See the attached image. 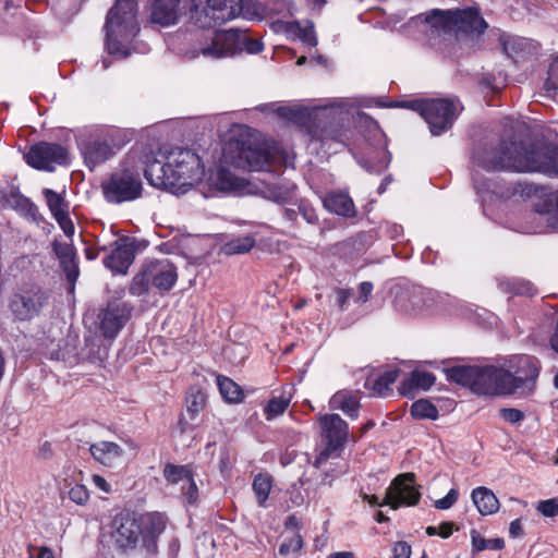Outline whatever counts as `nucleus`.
Segmentation results:
<instances>
[{"mask_svg":"<svg viewBox=\"0 0 558 558\" xmlns=\"http://www.w3.org/2000/svg\"><path fill=\"white\" fill-rule=\"evenodd\" d=\"M538 376V367L530 355H514L508 361V367L456 366L448 369V377L468 386L477 395H512L519 390H532Z\"/></svg>","mask_w":558,"mask_h":558,"instance_id":"f257e3e1","label":"nucleus"},{"mask_svg":"<svg viewBox=\"0 0 558 558\" xmlns=\"http://www.w3.org/2000/svg\"><path fill=\"white\" fill-rule=\"evenodd\" d=\"M473 165L486 171L539 172L558 178V146L501 141L475 153Z\"/></svg>","mask_w":558,"mask_h":558,"instance_id":"f03ea898","label":"nucleus"},{"mask_svg":"<svg viewBox=\"0 0 558 558\" xmlns=\"http://www.w3.org/2000/svg\"><path fill=\"white\" fill-rule=\"evenodd\" d=\"M204 174L199 156L184 148L171 150L166 162L154 159L144 169V175L151 186L175 195L185 194L203 180Z\"/></svg>","mask_w":558,"mask_h":558,"instance_id":"7ed1b4c3","label":"nucleus"},{"mask_svg":"<svg viewBox=\"0 0 558 558\" xmlns=\"http://www.w3.org/2000/svg\"><path fill=\"white\" fill-rule=\"evenodd\" d=\"M429 25L430 36H444L460 40L464 37L481 35L487 28V23L477 10H440L433 9L426 14L416 16Z\"/></svg>","mask_w":558,"mask_h":558,"instance_id":"20e7f679","label":"nucleus"},{"mask_svg":"<svg viewBox=\"0 0 558 558\" xmlns=\"http://www.w3.org/2000/svg\"><path fill=\"white\" fill-rule=\"evenodd\" d=\"M277 114L290 122L305 126L312 138L318 141L336 140L340 137V112L332 107L308 109L302 106H281L276 110Z\"/></svg>","mask_w":558,"mask_h":558,"instance_id":"39448f33","label":"nucleus"},{"mask_svg":"<svg viewBox=\"0 0 558 558\" xmlns=\"http://www.w3.org/2000/svg\"><path fill=\"white\" fill-rule=\"evenodd\" d=\"M378 107H401L418 112L428 123L433 135H440L450 129L453 121L462 111V106L458 99H414L401 101L397 105H385L379 100L375 101Z\"/></svg>","mask_w":558,"mask_h":558,"instance_id":"423d86ee","label":"nucleus"},{"mask_svg":"<svg viewBox=\"0 0 558 558\" xmlns=\"http://www.w3.org/2000/svg\"><path fill=\"white\" fill-rule=\"evenodd\" d=\"M137 3L134 0H118L106 17V46L110 54L121 51L120 40H130L138 33Z\"/></svg>","mask_w":558,"mask_h":558,"instance_id":"0eeeda50","label":"nucleus"},{"mask_svg":"<svg viewBox=\"0 0 558 558\" xmlns=\"http://www.w3.org/2000/svg\"><path fill=\"white\" fill-rule=\"evenodd\" d=\"M141 170L142 168L136 167L130 159H126L102 183L105 199L111 204H122L140 198L143 192Z\"/></svg>","mask_w":558,"mask_h":558,"instance_id":"6e6552de","label":"nucleus"},{"mask_svg":"<svg viewBox=\"0 0 558 558\" xmlns=\"http://www.w3.org/2000/svg\"><path fill=\"white\" fill-rule=\"evenodd\" d=\"M278 147L256 136L236 143L231 157L232 163L240 169L266 171L279 158Z\"/></svg>","mask_w":558,"mask_h":558,"instance_id":"1a4fd4ad","label":"nucleus"},{"mask_svg":"<svg viewBox=\"0 0 558 558\" xmlns=\"http://www.w3.org/2000/svg\"><path fill=\"white\" fill-rule=\"evenodd\" d=\"M245 49L248 53H258L263 44L257 39L248 38L245 33L235 28L215 32L210 44L199 49L201 53L210 59H220L235 54Z\"/></svg>","mask_w":558,"mask_h":558,"instance_id":"9d476101","label":"nucleus"},{"mask_svg":"<svg viewBox=\"0 0 558 558\" xmlns=\"http://www.w3.org/2000/svg\"><path fill=\"white\" fill-rule=\"evenodd\" d=\"M191 20L199 28H213L242 13V0H192Z\"/></svg>","mask_w":558,"mask_h":558,"instance_id":"9b49d317","label":"nucleus"},{"mask_svg":"<svg viewBox=\"0 0 558 558\" xmlns=\"http://www.w3.org/2000/svg\"><path fill=\"white\" fill-rule=\"evenodd\" d=\"M49 294L41 287L26 283L19 287L10 296L9 308L15 319L32 320L38 317L49 303Z\"/></svg>","mask_w":558,"mask_h":558,"instance_id":"f8f14e48","label":"nucleus"},{"mask_svg":"<svg viewBox=\"0 0 558 558\" xmlns=\"http://www.w3.org/2000/svg\"><path fill=\"white\" fill-rule=\"evenodd\" d=\"M319 426L326 439V446L314 462V466L317 469L328 460L339 458L348 438V424L338 414L320 416Z\"/></svg>","mask_w":558,"mask_h":558,"instance_id":"ddd939ff","label":"nucleus"},{"mask_svg":"<svg viewBox=\"0 0 558 558\" xmlns=\"http://www.w3.org/2000/svg\"><path fill=\"white\" fill-rule=\"evenodd\" d=\"M28 166L40 171H54L57 166L69 163V151L58 143L39 142L24 155Z\"/></svg>","mask_w":558,"mask_h":558,"instance_id":"4468645a","label":"nucleus"},{"mask_svg":"<svg viewBox=\"0 0 558 558\" xmlns=\"http://www.w3.org/2000/svg\"><path fill=\"white\" fill-rule=\"evenodd\" d=\"M413 473L398 475L386 492V504L392 509L401 506H414L418 502L421 494L416 489Z\"/></svg>","mask_w":558,"mask_h":558,"instance_id":"2eb2a0df","label":"nucleus"},{"mask_svg":"<svg viewBox=\"0 0 558 558\" xmlns=\"http://www.w3.org/2000/svg\"><path fill=\"white\" fill-rule=\"evenodd\" d=\"M434 304L435 293L421 287L402 292L395 300V306L398 311L413 316L428 313Z\"/></svg>","mask_w":558,"mask_h":558,"instance_id":"dca6fc26","label":"nucleus"},{"mask_svg":"<svg viewBox=\"0 0 558 558\" xmlns=\"http://www.w3.org/2000/svg\"><path fill=\"white\" fill-rule=\"evenodd\" d=\"M132 306L126 302H109L99 314V328L106 338L116 337L131 316Z\"/></svg>","mask_w":558,"mask_h":558,"instance_id":"f3484780","label":"nucleus"},{"mask_svg":"<svg viewBox=\"0 0 558 558\" xmlns=\"http://www.w3.org/2000/svg\"><path fill=\"white\" fill-rule=\"evenodd\" d=\"M114 525L112 533L114 545L122 550L134 549L142 531L138 520L129 513L120 514L116 518Z\"/></svg>","mask_w":558,"mask_h":558,"instance_id":"a211bd4d","label":"nucleus"},{"mask_svg":"<svg viewBox=\"0 0 558 558\" xmlns=\"http://www.w3.org/2000/svg\"><path fill=\"white\" fill-rule=\"evenodd\" d=\"M134 259V241L128 236H123L113 243V250L104 258V265L116 274L125 275Z\"/></svg>","mask_w":558,"mask_h":558,"instance_id":"6ab92c4d","label":"nucleus"},{"mask_svg":"<svg viewBox=\"0 0 558 558\" xmlns=\"http://www.w3.org/2000/svg\"><path fill=\"white\" fill-rule=\"evenodd\" d=\"M151 287L169 291L178 280L175 266L169 259H154L145 263Z\"/></svg>","mask_w":558,"mask_h":558,"instance_id":"aec40b11","label":"nucleus"},{"mask_svg":"<svg viewBox=\"0 0 558 558\" xmlns=\"http://www.w3.org/2000/svg\"><path fill=\"white\" fill-rule=\"evenodd\" d=\"M80 148L86 166L93 170L114 155V149L106 138L93 137L81 140Z\"/></svg>","mask_w":558,"mask_h":558,"instance_id":"412c9836","label":"nucleus"},{"mask_svg":"<svg viewBox=\"0 0 558 558\" xmlns=\"http://www.w3.org/2000/svg\"><path fill=\"white\" fill-rule=\"evenodd\" d=\"M163 475L169 483L181 484L182 495L189 504L197 500L198 489L189 466L169 463L165 466Z\"/></svg>","mask_w":558,"mask_h":558,"instance_id":"4be33fe9","label":"nucleus"},{"mask_svg":"<svg viewBox=\"0 0 558 558\" xmlns=\"http://www.w3.org/2000/svg\"><path fill=\"white\" fill-rule=\"evenodd\" d=\"M138 523L141 524L144 547L148 553L155 554L157 551L156 541L163 533L167 525L166 515L159 512L147 513L140 518Z\"/></svg>","mask_w":558,"mask_h":558,"instance_id":"5701e85b","label":"nucleus"},{"mask_svg":"<svg viewBox=\"0 0 558 558\" xmlns=\"http://www.w3.org/2000/svg\"><path fill=\"white\" fill-rule=\"evenodd\" d=\"M89 452L96 461L109 468L118 465L124 454L123 449L112 441L93 444L89 447Z\"/></svg>","mask_w":558,"mask_h":558,"instance_id":"b1692460","label":"nucleus"},{"mask_svg":"<svg viewBox=\"0 0 558 558\" xmlns=\"http://www.w3.org/2000/svg\"><path fill=\"white\" fill-rule=\"evenodd\" d=\"M179 3L180 0H155L150 14L151 22L160 26L174 24L179 17Z\"/></svg>","mask_w":558,"mask_h":558,"instance_id":"393cba45","label":"nucleus"},{"mask_svg":"<svg viewBox=\"0 0 558 558\" xmlns=\"http://www.w3.org/2000/svg\"><path fill=\"white\" fill-rule=\"evenodd\" d=\"M324 206L330 213L343 217H353L355 206L352 198L345 192H331L324 199Z\"/></svg>","mask_w":558,"mask_h":558,"instance_id":"a878e982","label":"nucleus"},{"mask_svg":"<svg viewBox=\"0 0 558 558\" xmlns=\"http://www.w3.org/2000/svg\"><path fill=\"white\" fill-rule=\"evenodd\" d=\"M1 204L25 216L33 215L36 209L35 205L14 186L1 193Z\"/></svg>","mask_w":558,"mask_h":558,"instance_id":"bb28decb","label":"nucleus"},{"mask_svg":"<svg viewBox=\"0 0 558 558\" xmlns=\"http://www.w3.org/2000/svg\"><path fill=\"white\" fill-rule=\"evenodd\" d=\"M435 376L424 371H413L404 380L399 391L404 397H412L416 389L428 390L435 384Z\"/></svg>","mask_w":558,"mask_h":558,"instance_id":"cd10ccee","label":"nucleus"},{"mask_svg":"<svg viewBox=\"0 0 558 558\" xmlns=\"http://www.w3.org/2000/svg\"><path fill=\"white\" fill-rule=\"evenodd\" d=\"M471 498L482 515H489L498 511L499 500L487 487H476L472 490Z\"/></svg>","mask_w":558,"mask_h":558,"instance_id":"c85d7f7f","label":"nucleus"},{"mask_svg":"<svg viewBox=\"0 0 558 558\" xmlns=\"http://www.w3.org/2000/svg\"><path fill=\"white\" fill-rule=\"evenodd\" d=\"M330 407L341 410L352 420L359 416L360 402L357 396L351 391H337L330 399Z\"/></svg>","mask_w":558,"mask_h":558,"instance_id":"c756f323","label":"nucleus"},{"mask_svg":"<svg viewBox=\"0 0 558 558\" xmlns=\"http://www.w3.org/2000/svg\"><path fill=\"white\" fill-rule=\"evenodd\" d=\"M286 32L288 35L300 39L305 45L315 47L317 45V37L314 31V25L307 22L306 25H302L300 22H288L286 24Z\"/></svg>","mask_w":558,"mask_h":558,"instance_id":"7c9ffc66","label":"nucleus"},{"mask_svg":"<svg viewBox=\"0 0 558 558\" xmlns=\"http://www.w3.org/2000/svg\"><path fill=\"white\" fill-rule=\"evenodd\" d=\"M213 185L222 192H230L238 190L241 184L238 178L226 168H218L216 173L211 177Z\"/></svg>","mask_w":558,"mask_h":558,"instance_id":"2f4dec72","label":"nucleus"},{"mask_svg":"<svg viewBox=\"0 0 558 558\" xmlns=\"http://www.w3.org/2000/svg\"><path fill=\"white\" fill-rule=\"evenodd\" d=\"M217 385L219 387V391H220L222 398L226 401H228L230 403H238V402L242 401V399H243L242 389L232 379L225 377V376H218Z\"/></svg>","mask_w":558,"mask_h":558,"instance_id":"473e14b6","label":"nucleus"},{"mask_svg":"<svg viewBox=\"0 0 558 558\" xmlns=\"http://www.w3.org/2000/svg\"><path fill=\"white\" fill-rule=\"evenodd\" d=\"M398 375L399 369L387 371L372 383L367 381V386H369L376 395L386 397L391 391L390 386L397 380Z\"/></svg>","mask_w":558,"mask_h":558,"instance_id":"72a5a7b5","label":"nucleus"},{"mask_svg":"<svg viewBox=\"0 0 558 558\" xmlns=\"http://www.w3.org/2000/svg\"><path fill=\"white\" fill-rule=\"evenodd\" d=\"M253 490L260 507H266L269 493L272 487V478L268 474H257L253 480Z\"/></svg>","mask_w":558,"mask_h":558,"instance_id":"f704fd0d","label":"nucleus"},{"mask_svg":"<svg viewBox=\"0 0 558 558\" xmlns=\"http://www.w3.org/2000/svg\"><path fill=\"white\" fill-rule=\"evenodd\" d=\"M255 245V239L252 235H244L231 239L222 245V252L226 255L244 254L250 252Z\"/></svg>","mask_w":558,"mask_h":558,"instance_id":"c9c22d12","label":"nucleus"},{"mask_svg":"<svg viewBox=\"0 0 558 558\" xmlns=\"http://www.w3.org/2000/svg\"><path fill=\"white\" fill-rule=\"evenodd\" d=\"M471 542L473 553H480L486 549L501 550L505 547V541L500 537L486 539L476 530L471 531Z\"/></svg>","mask_w":558,"mask_h":558,"instance_id":"e433bc0d","label":"nucleus"},{"mask_svg":"<svg viewBox=\"0 0 558 558\" xmlns=\"http://www.w3.org/2000/svg\"><path fill=\"white\" fill-rule=\"evenodd\" d=\"M43 194L53 218L68 214V204L63 196L51 189H45Z\"/></svg>","mask_w":558,"mask_h":558,"instance_id":"4c0bfd02","label":"nucleus"},{"mask_svg":"<svg viewBox=\"0 0 558 558\" xmlns=\"http://www.w3.org/2000/svg\"><path fill=\"white\" fill-rule=\"evenodd\" d=\"M205 393L197 387H191L186 395V410L192 418L205 407Z\"/></svg>","mask_w":558,"mask_h":558,"instance_id":"58836bf2","label":"nucleus"},{"mask_svg":"<svg viewBox=\"0 0 558 558\" xmlns=\"http://www.w3.org/2000/svg\"><path fill=\"white\" fill-rule=\"evenodd\" d=\"M411 414L418 420H436L438 417L437 408L426 399H420L411 405Z\"/></svg>","mask_w":558,"mask_h":558,"instance_id":"ea45409f","label":"nucleus"},{"mask_svg":"<svg viewBox=\"0 0 558 558\" xmlns=\"http://www.w3.org/2000/svg\"><path fill=\"white\" fill-rule=\"evenodd\" d=\"M149 286L151 284L146 269V265L144 263L140 271L132 278V281L129 286V292L132 295L140 296L148 291Z\"/></svg>","mask_w":558,"mask_h":558,"instance_id":"a19ab883","label":"nucleus"},{"mask_svg":"<svg viewBox=\"0 0 558 558\" xmlns=\"http://www.w3.org/2000/svg\"><path fill=\"white\" fill-rule=\"evenodd\" d=\"M290 404V396L272 397L266 404L264 412L267 420H271L284 413Z\"/></svg>","mask_w":558,"mask_h":558,"instance_id":"79ce46f5","label":"nucleus"},{"mask_svg":"<svg viewBox=\"0 0 558 558\" xmlns=\"http://www.w3.org/2000/svg\"><path fill=\"white\" fill-rule=\"evenodd\" d=\"M303 546V538L298 532H293L291 536H286L282 544L279 546V554L287 556L291 553H298Z\"/></svg>","mask_w":558,"mask_h":558,"instance_id":"37998d69","label":"nucleus"},{"mask_svg":"<svg viewBox=\"0 0 558 558\" xmlns=\"http://www.w3.org/2000/svg\"><path fill=\"white\" fill-rule=\"evenodd\" d=\"M60 266L62 270L64 271L68 281L74 286L75 281L78 277V266L76 262V255L70 256L68 258L59 259Z\"/></svg>","mask_w":558,"mask_h":558,"instance_id":"c03bdc74","label":"nucleus"},{"mask_svg":"<svg viewBox=\"0 0 558 558\" xmlns=\"http://www.w3.org/2000/svg\"><path fill=\"white\" fill-rule=\"evenodd\" d=\"M545 89L558 95V54L553 59L549 65Z\"/></svg>","mask_w":558,"mask_h":558,"instance_id":"a18cd8bd","label":"nucleus"},{"mask_svg":"<svg viewBox=\"0 0 558 558\" xmlns=\"http://www.w3.org/2000/svg\"><path fill=\"white\" fill-rule=\"evenodd\" d=\"M69 498L76 505L84 506L89 500L88 489L81 484H75L69 490Z\"/></svg>","mask_w":558,"mask_h":558,"instance_id":"49530a36","label":"nucleus"},{"mask_svg":"<svg viewBox=\"0 0 558 558\" xmlns=\"http://www.w3.org/2000/svg\"><path fill=\"white\" fill-rule=\"evenodd\" d=\"M536 509L544 517L553 518L558 515V498H550L546 500H541Z\"/></svg>","mask_w":558,"mask_h":558,"instance_id":"de8ad7c7","label":"nucleus"},{"mask_svg":"<svg viewBox=\"0 0 558 558\" xmlns=\"http://www.w3.org/2000/svg\"><path fill=\"white\" fill-rule=\"evenodd\" d=\"M458 498H459L458 489L451 488L445 497L436 500L434 506L437 509L447 510V509L451 508L457 502Z\"/></svg>","mask_w":558,"mask_h":558,"instance_id":"09e8293b","label":"nucleus"},{"mask_svg":"<svg viewBox=\"0 0 558 558\" xmlns=\"http://www.w3.org/2000/svg\"><path fill=\"white\" fill-rule=\"evenodd\" d=\"M52 247L58 259L68 258L75 255V251L72 244L54 241Z\"/></svg>","mask_w":558,"mask_h":558,"instance_id":"8fccbe9b","label":"nucleus"},{"mask_svg":"<svg viewBox=\"0 0 558 558\" xmlns=\"http://www.w3.org/2000/svg\"><path fill=\"white\" fill-rule=\"evenodd\" d=\"M501 416L509 423L515 424L524 418V413L518 409H501Z\"/></svg>","mask_w":558,"mask_h":558,"instance_id":"3c124183","label":"nucleus"},{"mask_svg":"<svg viewBox=\"0 0 558 558\" xmlns=\"http://www.w3.org/2000/svg\"><path fill=\"white\" fill-rule=\"evenodd\" d=\"M411 546L407 542H397L392 548V558H410Z\"/></svg>","mask_w":558,"mask_h":558,"instance_id":"603ef678","label":"nucleus"},{"mask_svg":"<svg viewBox=\"0 0 558 558\" xmlns=\"http://www.w3.org/2000/svg\"><path fill=\"white\" fill-rule=\"evenodd\" d=\"M66 236L74 234V225L69 216V213L60 217L54 218Z\"/></svg>","mask_w":558,"mask_h":558,"instance_id":"864d4df0","label":"nucleus"},{"mask_svg":"<svg viewBox=\"0 0 558 558\" xmlns=\"http://www.w3.org/2000/svg\"><path fill=\"white\" fill-rule=\"evenodd\" d=\"M513 291L521 295H533L536 290L534 286L529 281H518L514 283Z\"/></svg>","mask_w":558,"mask_h":558,"instance_id":"5fc2aeb1","label":"nucleus"},{"mask_svg":"<svg viewBox=\"0 0 558 558\" xmlns=\"http://www.w3.org/2000/svg\"><path fill=\"white\" fill-rule=\"evenodd\" d=\"M524 534L523 532V524L521 519H515L510 523L509 526V535L512 538L522 537Z\"/></svg>","mask_w":558,"mask_h":558,"instance_id":"6e6d98bb","label":"nucleus"},{"mask_svg":"<svg viewBox=\"0 0 558 558\" xmlns=\"http://www.w3.org/2000/svg\"><path fill=\"white\" fill-rule=\"evenodd\" d=\"M299 209H300L303 218L307 222L314 223L317 221V215H316V211L314 210V208L302 204V205H300Z\"/></svg>","mask_w":558,"mask_h":558,"instance_id":"4d7b16f0","label":"nucleus"},{"mask_svg":"<svg viewBox=\"0 0 558 558\" xmlns=\"http://www.w3.org/2000/svg\"><path fill=\"white\" fill-rule=\"evenodd\" d=\"M437 529L438 535L442 538H448L452 534L453 530H458L452 522H442Z\"/></svg>","mask_w":558,"mask_h":558,"instance_id":"13d9d810","label":"nucleus"},{"mask_svg":"<svg viewBox=\"0 0 558 558\" xmlns=\"http://www.w3.org/2000/svg\"><path fill=\"white\" fill-rule=\"evenodd\" d=\"M352 296V291L348 289H339L337 291V305L343 310L348 300Z\"/></svg>","mask_w":558,"mask_h":558,"instance_id":"bf43d9fd","label":"nucleus"},{"mask_svg":"<svg viewBox=\"0 0 558 558\" xmlns=\"http://www.w3.org/2000/svg\"><path fill=\"white\" fill-rule=\"evenodd\" d=\"M360 299L362 302H367L372 291H373V283L368 281H364L360 284Z\"/></svg>","mask_w":558,"mask_h":558,"instance_id":"052dcab7","label":"nucleus"},{"mask_svg":"<svg viewBox=\"0 0 558 558\" xmlns=\"http://www.w3.org/2000/svg\"><path fill=\"white\" fill-rule=\"evenodd\" d=\"M93 483L105 493H110L111 490L110 484L100 475H93Z\"/></svg>","mask_w":558,"mask_h":558,"instance_id":"680f3d73","label":"nucleus"},{"mask_svg":"<svg viewBox=\"0 0 558 558\" xmlns=\"http://www.w3.org/2000/svg\"><path fill=\"white\" fill-rule=\"evenodd\" d=\"M272 199L277 203H284L291 197V191L290 190H278L271 192Z\"/></svg>","mask_w":558,"mask_h":558,"instance_id":"e2e57ef3","label":"nucleus"},{"mask_svg":"<svg viewBox=\"0 0 558 558\" xmlns=\"http://www.w3.org/2000/svg\"><path fill=\"white\" fill-rule=\"evenodd\" d=\"M517 45L521 46V43H517L514 39H505L502 43L504 50L509 56H511L512 51H515Z\"/></svg>","mask_w":558,"mask_h":558,"instance_id":"0e129e2a","label":"nucleus"},{"mask_svg":"<svg viewBox=\"0 0 558 558\" xmlns=\"http://www.w3.org/2000/svg\"><path fill=\"white\" fill-rule=\"evenodd\" d=\"M362 498L364 501H367L369 505L372 506H384V505H387L386 504V498L384 499L383 502H379L378 501V497L376 495H367V494H362Z\"/></svg>","mask_w":558,"mask_h":558,"instance_id":"69168bd1","label":"nucleus"},{"mask_svg":"<svg viewBox=\"0 0 558 558\" xmlns=\"http://www.w3.org/2000/svg\"><path fill=\"white\" fill-rule=\"evenodd\" d=\"M37 558H54L52 550L46 546L38 548Z\"/></svg>","mask_w":558,"mask_h":558,"instance_id":"338daca9","label":"nucleus"},{"mask_svg":"<svg viewBox=\"0 0 558 558\" xmlns=\"http://www.w3.org/2000/svg\"><path fill=\"white\" fill-rule=\"evenodd\" d=\"M327 558H355L352 551H338L330 554Z\"/></svg>","mask_w":558,"mask_h":558,"instance_id":"774afa93","label":"nucleus"}]
</instances>
